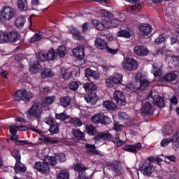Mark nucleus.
Returning a JSON list of instances; mask_svg holds the SVG:
<instances>
[{
    "instance_id": "46",
    "label": "nucleus",
    "mask_w": 179,
    "mask_h": 179,
    "mask_svg": "<svg viewBox=\"0 0 179 179\" xmlns=\"http://www.w3.org/2000/svg\"><path fill=\"white\" fill-rule=\"evenodd\" d=\"M57 179H69V172L67 171H62L57 174Z\"/></svg>"
},
{
    "instance_id": "48",
    "label": "nucleus",
    "mask_w": 179,
    "mask_h": 179,
    "mask_svg": "<svg viewBox=\"0 0 179 179\" xmlns=\"http://www.w3.org/2000/svg\"><path fill=\"white\" fill-rule=\"evenodd\" d=\"M72 134L73 136H75L78 139H82L85 136V134H83V132L80 131V130L79 129H73Z\"/></svg>"
},
{
    "instance_id": "53",
    "label": "nucleus",
    "mask_w": 179,
    "mask_h": 179,
    "mask_svg": "<svg viewBox=\"0 0 179 179\" xmlns=\"http://www.w3.org/2000/svg\"><path fill=\"white\" fill-rule=\"evenodd\" d=\"M71 124H73V125H75L76 127H82L83 123L82 121L80 120L79 118L73 117L70 120Z\"/></svg>"
},
{
    "instance_id": "26",
    "label": "nucleus",
    "mask_w": 179,
    "mask_h": 179,
    "mask_svg": "<svg viewBox=\"0 0 179 179\" xmlns=\"http://www.w3.org/2000/svg\"><path fill=\"white\" fill-rule=\"evenodd\" d=\"M14 170L15 173L17 174V173H24L27 170V168L23 164H22V162H20V161H16Z\"/></svg>"
},
{
    "instance_id": "49",
    "label": "nucleus",
    "mask_w": 179,
    "mask_h": 179,
    "mask_svg": "<svg viewBox=\"0 0 179 179\" xmlns=\"http://www.w3.org/2000/svg\"><path fill=\"white\" fill-rule=\"evenodd\" d=\"M146 79V76L142 73H138L135 76L136 82L141 83Z\"/></svg>"
},
{
    "instance_id": "3",
    "label": "nucleus",
    "mask_w": 179,
    "mask_h": 179,
    "mask_svg": "<svg viewBox=\"0 0 179 179\" xmlns=\"http://www.w3.org/2000/svg\"><path fill=\"white\" fill-rule=\"evenodd\" d=\"M31 99H33V93L26 90H17L13 95L15 101H30Z\"/></svg>"
},
{
    "instance_id": "60",
    "label": "nucleus",
    "mask_w": 179,
    "mask_h": 179,
    "mask_svg": "<svg viewBox=\"0 0 179 179\" xmlns=\"http://www.w3.org/2000/svg\"><path fill=\"white\" fill-rule=\"evenodd\" d=\"M69 87L71 90L76 92V90H78V88L79 87V84L76 82L71 81L69 85Z\"/></svg>"
},
{
    "instance_id": "10",
    "label": "nucleus",
    "mask_w": 179,
    "mask_h": 179,
    "mask_svg": "<svg viewBox=\"0 0 179 179\" xmlns=\"http://www.w3.org/2000/svg\"><path fill=\"white\" fill-rule=\"evenodd\" d=\"M172 142L176 148H179V131H178L176 134H173L172 138H166L162 141L161 146L162 148H166L169 143Z\"/></svg>"
},
{
    "instance_id": "5",
    "label": "nucleus",
    "mask_w": 179,
    "mask_h": 179,
    "mask_svg": "<svg viewBox=\"0 0 179 179\" xmlns=\"http://www.w3.org/2000/svg\"><path fill=\"white\" fill-rule=\"evenodd\" d=\"M145 100H150L151 103H153L155 106L162 108L164 107V98L159 96V95H154L153 92H150L149 95L146 97Z\"/></svg>"
},
{
    "instance_id": "25",
    "label": "nucleus",
    "mask_w": 179,
    "mask_h": 179,
    "mask_svg": "<svg viewBox=\"0 0 179 179\" xmlns=\"http://www.w3.org/2000/svg\"><path fill=\"white\" fill-rule=\"evenodd\" d=\"M71 101H72V99L69 96H62L59 99L60 106L64 108L68 107V106H71Z\"/></svg>"
},
{
    "instance_id": "28",
    "label": "nucleus",
    "mask_w": 179,
    "mask_h": 179,
    "mask_svg": "<svg viewBox=\"0 0 179 179\" xmlns=\"http://www.w3.org/2000/svg\"><path fill=\"white\" fill-rule=\"evenodd\" d=\"M162 79L165 82H174V80H177V74L174 73H169L162 76Z\"/></svg>"
},
{
    "instance_id": "30",
    "label": "nucleus",
    "mask_w": 179,
    "mask_h": 179,
    "mask_svg": "<svg viewBox=\"0 0 179 179\" xmlns=\"http://www.w3.org/2000/svg\"><path fill=\"white\" fill-rule=\"evenodd\" d=\"M54 101H55V96H48L43 99L42 106H43V107H50Z\"/></svg>"
},
{
    "instance_id": "19",
    "label": "nucleus",
    "mask_w": 179,
    "mask_h": 179,
    "mask_svg": "<svg viewBox=\"0 0 179 179\" xmlns=\"http://www.w3.org/2000/svg\"><path fill=\"white\" fill-rule=\"evenodd\" d=\"M85 76L87 79H90V78H93L95 80L100 79V73L97 71H92L90 69H86Z\"/></svg>"
},
{
    "instance_id": "50",
    "label": "nucleus",
    "mask_w": 179,
    "mask_h": 179,
    "mask_svg": "<svg viewBox=\"0 0 179 179\" xmlns=\"http://www.w3.org/2000/svg\"><path fill=\"white\" fill-rule=\"evenodd\" d=\"M113 142L115 143L118 148L124 145V141L120 139V134H116L115 138L113 139Z\"/></svg>"
},
{
    "instance_id": "43",
    "label": "nucleus",
    "mask_w": 179,
    "mask_h": 179,
    "mask_svg": "<svg viewBox=\"0 0 179 179\" xmlns=\"http://www.w3.org/2000/svg\"><path fill=\"white\" fill-rule=\"evenodd\" d=\"M126 90L127 92H138V90H140V88L139 86H137L133 83H130L126 86Z\"/></svg>"
},
{
    "instance_id": "4",
    "label": "nucleus",
    "mask_w": 179,
    "mask_h": 179,
    "mask_svg": "<svg viewBox=\"0 0 179 179\" xmlns=\"http://www.w3.org/2000/svg\"><path fill=\"white\" fill-rule=\"evenodd\" d=\"M17 13V11H16V9L8 6L3 7L1 11V17L6 21L12 20L16 16Z\"/></svg>"
},
{
    "instance_id": "45",
    "label": "nucleus",
    "mask_w": 179,
    "mask_h": 179,
    "mask_svg": "<svg viewBox=\"0 0 179 179\" xmlns=\"http://www.w3.org/2000/svg\"><path fill=\"white\" fill-rule=\"evenodd\" d=\"M8 43V32L0 31V44Z\"/></svg>"
},
{
    "instance_id": "24",
    "label": "nucleus",
    "mask_w": 179,
    "mask_h": 179,
    "mask_svg": "<svg viewBox=\"0 0 179 179\" xmlns=\"http://www.w3.org/2000/svg\"><path fill=\"white\" fill-rule=\"evenodd\" d=\"M93 26L96 27L97 30L102 31L105 29H107V21L105 22H99L97 20H92Z\"/></svg>"
},
{
    "instance_id": "18",
    "label": "nucleus",
    "mask_w": 179,
    "mask_h": 179,
    "mask_svg": "<svg viewBox=\"0 0 179 179\" xmlns=\"http://www.w3.org/2000/svg\"><path fill=\"white\" fill-rule=\"evenodd\" d=\"M94 45L98 50H107V43L101 38H96L94 41Z\"/></svg>"
},
{
    "instance_id": "36",
    "label": "nucleus",
    "mask_w": 179,
    "mask_h": 179,
    "mask_svg": "<svg viewBox=\"0 0 179 179\" xmlns=\"http://www.w3.org/2000/svg\"><path fill=\"white\" fill-rule=\"evenodd\" d=\"M85 130L88 135L94 136L97 134V131L96 130V127L92 124H87L85 127Z\"/></svg>"
},
{
    "instance_id": "31",
    "label": "nucleus",
    "mask_w": 179,
    "mask_h": 179,
    "mask_svg": "<svg viewBox=\"0 0 179 179\" xmlns=\"http://www.w3.org/2000/svg\"><path fill=\"white\" fill-rule=\"evenodd\" d=\"M61 72L63 79L68 80L72 76V70L71 69L62 68Z\"/></svg>"
},
{
    "instance_id": "62",
    "label": "nucleus",
    "mask_w": 179,
    "mask_h": 179,
    "mask_svg": "<svg viewBox=\"0 0 179 179\" xmlns=\"http://www.w3.org/2000/svg\"><path fill=\"white\" fill-rule=\"evenodd\" d=\"M43 38V36L40 34H35L34 36L31 38V43H34L35 41H40Z\"/></svg>"
},
{
    "instance_id": "12",
    "label": "nucleus",
    "mask_w": 179,
    "mask_h": 179,
    "mask_svg": "<svg viewBox=\"0 0 179 179\" xmlns=\"http://www.w3.org/2000/svg\"><path fill=\"white\" fill-rule=\"evenodd\" d=\"M34 169L43 174L50 173V166H48V164H47L45 160H43L42 162H36L34 164Z\"/></svg>"
},
{
    "instance_id": "63",
    "label": "nucleus",
    "mask_w": 179,
    "mask_h": 179,
    "mask_svg": "<svg viewBox=\"0 0 179 179\" xmlns=\"http://www.w3.org/2000/svg\"><path fill=\"white\" fill-rule=\"evenodd\" d=\"M17 131H18V127L15 125V124H12L11 126H10V133L12 135H16V134H17Z\"/></svg>"
},
{
    "instance_id": "59",
    "label": "nucleus",
    "mask_w": 179,
    "mask_h": 179,
    "mask_svg": "<svg viewBox=\"0 0 179 179\" xmlns=\"http://www.w3.org/2000/svg\"><path fill=\"white\" fill-rule=\"evenodd\" d=\"M12 156L15 159L16 162H20V153L19 152V150H14L13 152H11Z\"/></svg>"
},
{
    "instance_id": "56",
    "label": "nucleus",
    "mask_w": 179,
    "mask_h": 179,
    "mask_svg": "<svg viewBox=\"0 0 179 179\" xmlns=\"http://www.w3.org/2000/svg\"><path fill=\"white\" fill-rule=\"evenodd\" d=\"M38 59L40 61H42V62H44L45 61H48V57L47 56V52H45L43 51H41L38 54Z\"/></svg>"
},
{
    "instance_id": "7",
    "label": "nucleus",
    "mask_w": 179,
    "mask_h": 179,
    "mask_svg": "<svg viewBox=\"0 0 179 179\" xmlns=\"http://www.w3.org/2000/svg\"><path fill=\"white\" fill-rule=\"evenodd\" d=\"M92 121L94 124H102L106 125L111 122V120L108 118V116H106L103 113L97 114L92 117Z\"/></svg>"
},
{
    "instance_id": "54",
    "label": "nucleus",
    "mask_w": 179,
    "mask_h": 179,
    "mask_svg": "<svg viewBox=\"0 0 179 179\" xmlns=\"http://www.w3.org/2000/svg\"><path fill=\"white\" fill-rule=\"evenodd\" d=\"M55 117L57 120H62V121H64V120H68V118H69V116L66 115V112H63L59 114H56Z\"/></svg>"
},
{
    "instance_id": "38",
    "label": "nucleus",
    "mask_w": 179,
    "mask_h": 179,
    "mask_svg": "<svg viewBox=\"0 0 179 179\" xmlns=\"http://www.w3.org/2000/svg\"><path fill=\"white\" fill-rule=\"evenodd\" d=\"M49 131L51 135L58 134L59 132V124L57 122H54L50 127Z\"/></svg>"
},
{
    "instance_id": "32",
    "label": "nucleus",
    "mask_w": 179,
    "mask_h": 179,
    "mask_svg": "<svg viewBox=\"0 0 179 179\" xmlns=\"http://www.w3.org/2000/svg\"><path fill=\"white\" fill-rule=\"evenodd\" d=\"M17 8L20 12H24L29 10V6L27 1H18Z\"/></svg>"
},
{
    "instance_id": "52",
    "label": "nucleus",
    "mask_w": 179,
    "mask_h": 179,
    "mask_svg": "<svg viewBox=\"0 0 179 179\" xmlns=\"http://www.w3.org/2000/svg\"><path fill=\"white\" fill-rule=\"evenodd\" d=\"M149 85H150V83L145 78L143 82L140 83L138 87L140 90H145V89H146Z\"/></svg>"
},
{
    "instance_id": "58",
    "label": "nucleus",
    "mask_w": 179,
    "mask_h": 179,
    "mask_svg": "<svg viewBox=\"0 0 179 179\" xmlns=\"http://www.w3.org/2000/svg\"><path fill=\"white\" fill-rule=\"evenodd\" d=\"M71 33L76 40H83V38L80 36L78 29H73Z\"/></svg>"
},
{
    "instance_id": "16",
    "label": "nucleus",
    "mask_w": 179,
    "mask_h": 179,
    "mask_svg": "<svg viewBox=\"0 0 179 179\" xmlns=\"http://www.w3.org/2000/svg\"><path fill=\"white\" fill-rule=\"evenodd\" d=\"M87 169V168L85 167V166L80 164H77L74 168V170H76V171H79L78 177L80 179L87 178V176H86L85 174H83V171H86Z\"/></svg>"
},
{
    "instance_id": "47",
    "label": "nucleus",
    "mask_w": 179,
    "mask_h": 179,
    "mask_svg": "<svg viewBox=\"0 0 179 179\" xmlns=\"http://www.w3.org/2000/svg\"><path fill=\"white\" fill-rule=\"evenodd\" d=\"M112 78L116 85H121L122 83V76L119 73H115Z\"/></svg>"
},
{
    "instance_id": "11",
    "label": "nucleus",
    "mask_w": 179,
    "mask_h": 179,
    "mask_svg": "<svg viewBox=\"0 0 179 179\" xmlns=\"http://www.w3.org/2000/svg\"><path fill=\"white\" fill-rule=\"evenodd\" d=\"M130 3L129 11L132 15L136 13V12H139L143 8V2L141 1H131Z\"/></svg>"
},
{
    "instance_id": "22",
    "label": "nucleus",
    "mask_w": 179,
    "mask_h": 179,
    "mask_svg": "<svg viewBox=\"0 0 179 179\" xmlns=\"http://www.w3.org/2000/svg\"><path fill=\"white\" fill-rule=\"evenodd\" d=\"M110 170L115 172L117 176H121L122 174V169L120 167L118 162H113L108 166Z\"/></svg>"
},
{
    "instance_id": "40",
    "label": "nucleus",
    "mask_w": 179,
    "mask_h": 179,
    "mask_svg": "<svg viewBox=\"0 0 179 179\" xmlns=\"http://www.w3.org/2000/svg\"><path fill=\"white\" fill-rule=\"evenodd\" d=\"M57 54L60 58H64L66 55V48L64 45H60L57 48Z\"/></svg>"
},
{
    "instance_id": "2",
    "label": "nucleus",
    "mask_w": 179,
    "mask_h": 179,
    "mask_svg": "<svg viewBox=\"0 0 179 179\" xmlns=\"http://www.w3.org/2000/svg\"><path fill=\"white\" fill-rule=\"evenodd\" d=\"M138 66V62L134 58L125 57L122 63V67L129 72L136 71Z\"/></svg>"
},
{
    "instance_id": "23",
    "label": "nucleus",
    "mask_w": 179,
    "mask_h": 179,
    "mask_svg": "<svg viewBox=\"0 0 179 179\" xmlns=\"http://www.w3.org/2000/svg\"><path fill=\"white\" fill-rule=\"evenodd\" d=\"M19 37H20V35H19V33L16 31H13L10 33L7 32V43H13L17 40H19Z\"/></svg>"
},
{
    "instance_id": "13",
    "label": "nucleus",
    "mask_w": 179,
    "mask_h": 179,
    "mask_svg": "<svg viewBox=\"0 0 179 179\" xmlns=\"http://www.w3.org/2000/svg\"><path fill=\"white\" fill-rule=\"evenodd\" d=\"M124 150L126 152H130L131 153H137L142 150V144L138 143L134 145H126L123 147Z\"/></svg>"
},
{
    "instance_id": "41",
    "label": "nucleus",
    "mask_w": 179,
    "mask_h": 179,
    "mask_svg": "<svg viewBox=\"0 0 179 179\" xmlns=\"http://www.w3.org/2000/svg\"><path fill=\"white\" fill-rule=\"evenodd\" d=\"M83 87L85 92H94L97 90V86L93 85V83H85Z\"/></svg>"
},
{
    "instance_id": "9",
    "label": "nucleus",
    "mask_w": 179,
    "mask_h": 179,
    "mask_svg": "<svg viewBox=\"0 0 179 179\" xmlns=\"http://www.w3.org/2000/svg\"><path fill=\"white\" fill-rule=\"evenodd\" d=\"M113 99L116 101L117 106H125L127 104V99L125 94L120 90H115L113 93Z\"/></svg>"
},
{
    "instance_id": "17",
    "label": "nucleus",
    "mask_w": 179,
    "mask_h": 179,
    "mask_svg": "<svg viewBox=\"0 0 179 179\" xmlns=\"http://www.w3.org/2000/svg\"><path fill=\"white\" fill-rule=\"evenodd\" d=\"M85 100L87 103L94 105L99 101V96H97V94L92 93L90 94L85 95Z\"/></svg>"
},
{
    "instance_id": "44",
    "label": "nucleus",
    "mask_w": 179,
    "mask_h": 179,
    "mask_svg": "<svg viewBox=\"0 0 179 179\" xmlns=\"http://www.w3.org/2000/svg\"><path fill=\"white\" fill-rule=\"evenodd\" d=\"M152 66H153L152 73L154 76H162L163 75V72H162V69L157 67V64H154Z\"/></svg>"
},
{
    "instance_id": "55",
    "label": "nucleus",
    "mask_w": 179,
    "mask_h": 179,
    "mask_svg": "<svg viewBox=\"0 0 179 179\" xmlns=\"http://www.w3.org/2000/svg\"><path fill=\"white\" fill-rule=\"evenodd\" d=\"M106 85L107 87H114V86H115L116 84L114 82L113 77H109L106 80Z\"/></svg>"
},
{
    "instance_id": "42",
    "label": "nucleus",
    "mask_w": 179,
    "mask_h": 179,
    "mask_svg": "<svg viewBox=\"0 0 179 179\" xmlns=\"http://www.w3.org/2000/svg\"><path fill=\"white\" fill-rule=\"evenodd\" d=\"M52 76H54V73H52L50 69H45L41 73V77L43 79H45V78H51Z\"/></svg>"
},
{
    "instance_id": "39",
    "label": "nucleus",
    "mask_w": 179,
    "mask_h": 179,
    "mask_svg": "<svg viewBox=\"0 0 179 179\" xmlns=\"http://www.w3.org/2000/svg\"><path fill=\"white\" fill-rule=\"evenodd\" d=\"M29 71L34 75L38 73V72H40V63L38 62H35V64L31 66Z\"/></svg>"
},
{
    "instance_id": "35",
    "label": "nucleus",
    "mask_w": 179,
    "mask_h": 179,
    "mask_svg": "<svg viewBox=\"0 0 179 179\" xmlns=\"http://www.w3.org/2000/svg\"><path fill=\"white\" fill-rule=\"evenodd\" d=\"M44 161L48 166H55L57 164V158L55 157L47 156L45 157Z\"/></svg>"
},
{
    "instance_id": "27",
    "label": "nucleus",
    "mask_w": 179,
    "mask_h": 179,
    "mask_svg": "<svg viewBox=\"0 0 179 179\" xmlns=\"http://www.w3.org/2000/svg\"><path fill=\"white\" fill-rule=\"evenodd\" d=\"M95 141H100V139L107 140V139H111V134L108 132H101L98 133L94 136Z\"/></svg>"
},
{
    "instance_id": "33",
    "label": "nucleus",
    "mask_w": 179,
    "mask_h": 179,
    "mask_svg": "<svg viewBox=\"0 0 179 179\" xmlns=\"http://www.w3.org/2000/svg\"><path fill=\"white\" fill-rule=\"evenodd\" d=\"M48 61H54L58 57V53L54 50V48H51L47 52Z\"/></svg>"
},
{
    "instance_id": "34",
    "label": "nucleus",
    "mask_w": 179,
    "mask_h": 179,
    "mask_svg": "<svg viewBox=\"0 0 179 179\" xmlns=\"http://www.w3.org/2000/svg\"><path fill=\"white\" fill-rule=\"evenodd\" d=\"M103 107L107 108V110H110L111 111H114L117 108V105L111 101H106L103 102Z\"/></svg>"
},
{
    "instance_id": "15",
    "label": "nucleus",
    "mask_w": 179,
    "mask_h": 179,
    "mask_svg": "<svg viewBox=\"0 0 179 179\" xmlns=\"http://www.w3.org/2000/svg\"><path fill=\"white\" fill-rule=\"evenodd\" d=\"M139 31L143 36H149L152 33V26L149 24H141L139 27Z\"/></svg>"
},
{
    "instance_id": "20",
    "label": "nucleus",
    "mask_w": 179,
    "mask_h": 179,
    "mask_svg": "<svg viewBox=\"0 0 179 179\" xmlns=\"http://www.w3.org/2000/svg\"><path fill=\"white\" fill-rule=\"evenodd\" d=\"M110 20H106V28L107 29H111V27H118V24L121 23L117 17H115L113 15V17L109 18Z\"/></svg>"
},
{
    "instance_id": "1",
    "label": "nucleus",
    "mask_w": 179,
    "mask_h": 179,
    "mask_svg": "<svg viewBox=\"0 0 179 179\" xmlns=\"http://www.w3.org/2000/svg\"><path fill=\"white\" fill-rule=\"evenodd\" d=\"M27 118L29 120H40L41 118V115L43 114V105L39 102H35L32 104L31 108H29L27 112Z\"/></svg>"
},
{
    "instance_id": "51",
    "label": "nucleus",
    "mask_w": 179,
    "mask_h": 179,
    "mask_svg": "<svg viewBox=\"0 0 179 179\" xmlns=\"http://www.w3.org/2000/svg\"><path fill=\"white\" fill-rule=\"evenodd\" d=\"M163 134L165 136L167 135H171V134H173V127L169 124L166 125L163 130Z\"/></svg>"
},
{
    "instance_id": "64",
    "label": "nucleus",
    "mask_w": 179,
    "mask_h": 179,
    "mask_svg": "<svg viewBox=\"0 0 179 179\" xmlns=\"http://www.w3.org/2000/svg\"><path fill=\"white\" fill-rule=\"evenodd\" d=\"M166 38L163 35H159L158 38L155 40V44H162V43L164 42Z\"/></svg>"
},
{
    "instance_id": "8",
    "label": "nucleus",
    "mask_w": 179,
    "mask_h": 179,
    "mask_svg": "<svg viewBox=\"0 0 179 179\" xmlns=\"http://www.w3.org/2000/svg\"><path fill=\"white\" fill-rule=\"evenodd\" d=\"M154 112L155 108H153L152 101L146 100L145 104L141 108V115L143 117H148V115H153Z\"/></svg>"
},
{
    "instance_id": "37",
    "label": "nucleus",
    "mask_w": 179,
    "mask_h": 179,
    "mask_svg": "<svg viewBox=\"0 0 179 179\" xmlns=\"http://www.w3.org/2000/svg\"><path fill=\"white\" fill-rule=\"evenodd\" d=\"M85 147L87 148L86 152L88 153V155H97V150L96 149V145L87 144Z\"/></svg>"
},
{
    "instance_id": "6",
    "label": "nucleus",
    "mask_w": 179,
    "mask_h": 179,
    "mask_svg": "<svg viewBox=\"0 0 179 179\" xmlns=\"http://www.w3.org/2000/svg\"><path fill=\"white\" fill-rule=\"evenodd\" d=\"M156 168L154 166L153 164L145 161L143 166H141V173L143 176H152V173H155Z\"/></svg>"
},
{
    "instance_id": "14",
    "label": "nucleus",
    "mask_w": 179,
    "mask_h": 179,
    "mask_svg": "<svg viewBox=\"0 0 179 179\" xmlns=\"http://www.w3.org/2000/svg\"><path fill=\"white\" fill-rule=\"evenodd\" d=\"M134 54L138 57H146L149 55V50L144 46H136L134 48Z\"/></svg>"
},
{
    "instance_id": "61",
    "label": "nucleus",
    "mask_w": 179,
    "mask_h": 179,
    "mask_svg": "<svg viewBox=\"0 0 179 179\" xmlns=\"http://www.w3.org/2000/svg\"><path fill=\"white\" fill-rule=\"evenodd\" d=\"M101 14L104 17H108V19H113V17H114V15H113L112 13H110L106 11V10H101Z\"/></svg>"
},
{
    "instance_id": "21",
    "label": "nucleus",
    "mask_w": 179,
    "mask_h": 179,
    "mask_svg": "<svg viewBox=\"0 0 179 179\" xmlns=\"http://www.w3.org/2000/svg\"><path fill=\"white\" fill-rule=\"evenodd\" d=\"M73 54L77 58L82 59L85 57V48L83 46H78L74 50H73Z\"/></svg>"
},
{
    "instance_id": "57",
    "label": "nucleus",
    "mask_w": 179,
    "mask_h": 179,
    "mask_svg": "<svg viewBox=\"0 0 179 179\" xmlns=\"http://www.w3.org/2000/svg\"><path fill=\"white\" fill-rule=\"evenodd\" d=\"M118 36L119 37H125L126 38H129L131 37V34L129 31H127L126 30H122L118 32Z\"/></svg>"
},
{
    "instance_id": "29",
    "label": "nucleus",
    "mask_w": 179,
    "mask_h": 179,
    "mask_svg": "<svg viewBox=\"0 0 179 179\" xmlns=\"http://www.w3.org/2000/svg\"><path fill=\"white\" fill-rule=\"evenodd\" d=\"M24 23H26V18L23 15H21L15 20V26L18 29H22L24 26Z\"/></svg>"
}]
</instances>
